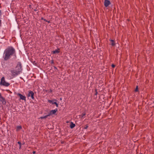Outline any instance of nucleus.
<instances>
[{"instance_id": "nucleus-17", "label": "nucleus", "mask_w": 154, "mask_h": 154, "mask_svg": "<svg viewBox=\"0 0 154 154\" xmlns=\"http://www.w3.org/2000/svg\"><path fill=\"white\" fill-rule=\"evenodd\" d=\"M41 19L44 20L45 21L49 23H50V21H48L46 20V19H44L43 18V17L41 18Z\"/></svg>"}, {"instance_id": "nucleus-20", "label": "nucleus", "mask_w": 154, "mask_h": 154, "mask_svg": "<svg viewBox=\"0 0 154 154\" xmlns=\"http://www.w3.org/2000/svg\"><path fill=\"white\" fill-rule=\"evenodd\" d=\"M54 104L56 105L57 107H58V104H57V103H56V102H54Z\"/></svg>"}, {"instance_id": "nucleus-29", "label": "nucleus", "mask_w": 154, "mask_h": 154, "mask_svg": "<svg viewBox=\"0 0 154 154\" xmlns=\"http://www.w3.org/2000/svg\"><path fill=\"white\" fill-rule=\"evenodd\" d=\"M1 20H0V26H1Z\"/></svg>"}, {"instance_id": "nucleus-3", "label": "nucleus", "mask_w": 154, "mask_h": 154, "mask_svg": "<svg viewBox=\"0 0 154 154\" xmlns=\"http://www.w3.org/2000/svg\"><path fill=\"white\" fill-rule=\"evenodd\" d=\"M0 85H2L6 87H8L9 85L10 84L9 83L5 82V78L4 77H3L1 79Z\"/></svg>"}, {"instance_id": "nucleus-26", "label": "nucleus", "mask_w": 154, "mask_h": 154, "mask_svg": "<svg viewBox=\"0 0 154 154\" xmlns=\"http://www.w3.org/2000/svg\"><path fill=\"white\" fill-rule=\"evenodd\" d=\"M2 97V96L1 94L0 93V98H1Z\"/></svg>"}, {"instance_id": "nucleus-28", "label": "nucleus", "mask_w": 154, "mask_h": 154, "mask_svg": "<svg viewBox=\"0 0 154 154\" xmlns=\"http://www.w3.org/2000/svg\"><path fill=\"white\" fill-rule=\"evenodd\" d=\"M21 145H20V147H19V149H20L21 148Z\"/></svg>"}, {"instance_id": "nucleus-1", "label": "nucleus", "mask_w": 154, "mask_h": 154, "mask_svg": "<svg viewBox=\"0 0 154 154\" xmlns=\"http://www.w3.org/2000/svg\"><path fill=\"white\" fill-rule=\"evenodd\" d=\"M5 51L6 53L7 52H8L10 55H13L15 52L14 49L11 47H8L5 50Z\"/></svg>"}, {"instance_id": "nucleus-8", "label": "nucleus", "mask_w": 154, "mask_h": 154, "mask_svg": "<svg viewBox=\"0 0 154 154\" xmlns=\"http://www.w3.org/2000/svg\"><path fill=\"white\" fill-rule=\"evenodd\" d=\"M17 95L19 96L20 99L23 100L24 101H26V97L25 96L23 95L20 93L17 94Z\"/></svg>"}, {"instance_id": "nucleus-11", "label": "nucleus", "mask_w": 154, "mask_h": 154, "mask_svg": "<svg viewBox=\"0 0 154 154\" xmlns=\"http://www.w3.org/2000/svg\"><path fill=\"white\" fill-rule=\"evenodd\" d=\"M0 100L3 104H5L6 103L5 100L3 97H2L0 98Z\"/></svg>"}, {"instance_id": "nucleus-14", "label": "nucleus", "mask_w": 154, "mask_h": 154, "mask_svg": "<svg viewBox=\"0 0 154 154\" xmlns=\"http://www.w3.org/2000/svg\"><path fill=\"white\" fill-rule=\"evenodd\" d=\"M22 128V127L21 126H18L17 127L16 131H19Z\"/></svg>"}, {"instance_id": "nucleus-15", "label": "nucleus", "mask_w": 154, "mask_h": 154, "mask_svg": "<svg viewBox=\"0 0 154 154\" xmlns=\"http://www.w3.org/2000/svg\"><path fill=\"white\" fill-rule=\"evenodd\" d=\"M75 126V124H74L73 122H71L70 125V127L71 128H72Z\"/></svg>"}, {"instance_id": "nucleus-13", "label": "nucleus", "mask_w": 154, "mask_h": 154, "mask_svg": "<svg viewBox=\"0 0 154 154\" xmlns=\"http://www.w3.org/2000/svg\"><path fill=\"white\" fill-rule=\"evenodd\" d=\"M48 101L50 103H51L52 104H54V102H55V101L56 102L57 101V100L56 99H54L53 100H48Z\"/></svg>"}, {"instance_id": "nucleus-19", "label": "nucleus", "mask_w": 154, "mask_h": 154, "mask_svg": "<svg viewBox=\"0 0 154 154\" xmlns=\"http://www.w3.org/2000/svg\"><path fill=\"white\" fill-rule=\"evenodd\" d=\"M138 91V86H137L136 87V88L135 90V92H137Z\"/></svg>"}, {"instance_id": "nucleus-18", "label": "nucleus", "mask_w": 154, "mask_h": 154, "mask_svg": "<svg viewBox=\"0 0 154 154\" xmlns=\"http://www.w3.org/2000/svg\"><path fill=\"white\" fill-rule=\"evenodd\" d=\"M86 115V114L85 113H83L82 115H81L82 118L84 117V116H85Z\"/></svg>"}, {"instance_id": "nucleus-23", "label": "nucleus", "mask_w": 154, "mask_h": 154, "mask_svg": "<svg viewBox=\"0 0 154 154\" xmlns=\"http://www.w3.org/2000/svg\"><path fill=\"white\" fill-rule=\"evenodd\" d=\"M17 143L19 144L20 145H21V143L20 142V141H18V142H17Z\"/></svg>"}, {"instance_id": "nucleus-9", "label": "nucleus", "mask_w": 154, "mask_h": 154, "mask_svg": "<svg viewBox=\"0 0 154 154\" xmlns=\"http://www.w3.org/2000/svg\"><path fill=\"white\" fill-rule=\"evenodd\" d=\"M111 3L108 0H105L104 2V6L106 7H108L109 5Z\"/></svg>"}, {"instance_id": "nucleus-4", "label": "nucleus", "mask_w": 154, "mask_h": 154, "mask_svg": "<svg viewBox=\"0 0 154 154\" xmlns=\"http://www.w3.org/2000/svg\"><path fill=\"white\" fill-rule=\"evenodd\" d=\"M21 68L22 66L21 63L20 62H18L16 67L15 69L17 71H19V72L20 73L22 70Z\"/></svg>"}, {"instance_id": "nucleus-2", "label": "nucleus", "mask_w": 154, "mask_h": 154, "mask_svg": "<svg viewBox=\"0 0 154 154\" xmlns=\"http://www.w3.org/2000/svg\"><path fill=\"white\" fill-rule=\"evenodd\" d=\"M11 76L12 78L14 77L15 76L18 75L20 73L19 71H17L16 69L11 70Z\"/></svg>"}, {"instance_id": "nucleus-6", "label": "nucleus", "mask_w": 154, "mask_h": 154, "mask_svg": "<svg viewBox=\"0 0 154 154\" xmlns=\"http://www.w3.org/2000/svg\"><path fill=\"white\" fill-rule=\"evenodd\" d=\"M57 111V109H54L50 111L49 113L48 114L49 116H50L54 114Z\"/></svg>"}, {"instance_id": "nucleus-10", "label": "nucleus", "mask_w": 154, "mask_h": 154, "mask_svg": "<svg viewBox=\"0 0 154 154\" xmlns=\"http://www.w3.org/2000/svg\"><path fill=\"white\" fill-rule=\"evenodd\" d=\"M60 52V49L59 48H57L56 50L52 51V53L53 54H58Z\"/></svg>"}, {"instance_id": "nucleus-24", "label": "nucleus", "mask_w": 154, "mask_h": 154, "mask_svg": "<svg viewBox=\"0 0 154 154\" xmlns=\"http://www.w3.org/2000/svg\"><path fill=\"white\" fill-rule=\"evenodd\" d=\"M33 64H34L35 65H37V63H35V61H34L33 62Z\"/></svg>"}, {"instance_id": "nucleus-21", "label": "nucleus", "mask_w": 154, "mask_h": 154, "mask_svg": "<svg viewBox=\"0 0 154 154\" xmlns=\"http://www.w3.org/2000/svg\"><path fill=\"white\" fill-rule=\"evenodd\" d=\"M88 125H86L84 127V129H87L88 128Z\"/></svg>"}, {"instance_id": "nucleus-7", "label": "nucleus", "mask_w": 154, "mask_h": 154, "mask_svg": "<svg viewBox=\"0 0 154 154\" xmlns=\"http://www.w3.org/2000/svg\"><path fill=\"white\" fill-rule=\"evenodd\" d=\"M34 94L33 91H29V93L27 95L28 97H31L32 99L33 100L34 99Z\"/></svg>"}, {"instance_id": "nucleus-5", "label": "nucleus", "mask_w": 154, "mask_h": 154, "mask_svg": "<svg viewBox=\"0 0 154 154\" xmlns=\"http://www.w3.org/2000/svg\"><path fill=\"white\" fill-rule=\"evenodd\" d=\"M4 55L3 56V58H4V60H7L10 57L11 55L9 54V53L8 52H7V53L5 51Z\"/></svg>"}, {"instance_id": "nucleus-12", "label": "nucleus", "mask_w": 154, "mask_h": 154, "mask_svg": "<svg viewBox=\"0 0 154 154\" xmlns=\"http://www.w3.org/2000/svg\"><path fill=\"white\" fill-rule=\"evenodd\" d=\"M109 41L111 42V45L112 46H114L115 45L116 43H115V42L114 40H111V39H110V40H109Z\"/></svg>"}, {"instance_id": "nucleus-25", "label": "nucleus", "mask_w": 154, "mask_h": 154, "mask_svg": "<svg viewBox=\"0 0 154 154\" xmlns=\"http://www.w3.org/2000/svg\"><path fill=\"white\" fill-rule=\"evenodd\" d=\"M51 63H54V61L53 60H52L51 61Z\"/></svg>"}, {"instance_id": "nucleus-22", "label": "nucleus", "mask_w": 154, "mask_h": 154, "mask_svg": "<svg viewBox=\"0 0 154 154\" xmlns=\"http://www.w3.org/2000/svg\"><path fill=\"white\" fill-rule=\"evenodd\" d=\"M112 68H114L115 67V65L113 64H112Z\"/></svg>"}, {"instance_id": "nucleus-27", "label": "nucleus", "mask_w": 154, "mask_h": 154, "mask_svg": "<svg viewBox=\"0 0 154 154\" xmlns=\"http://www.w3.org/2000/svg\"><path fill=\"white\" fill-rule=\"evenodd\" d=\"M32 153H33V154H35V151H33Z\"/></svg>"}, {"instance_id": "nucleus-16", "label": "nucleus", "mask_w": 154, "mask_h": 154, "mask_svg": "<svg viewBox=\"0 0 154 154\" xmlns=\"http://www.w3.org/2000/svg\"><path fill=\"white\" fill-rule=\"evenodd\" d=\"M48 116H48V115H46L44 116L41 117L40 118L41 119H46Z\"/></svg>"}]
</instances>
